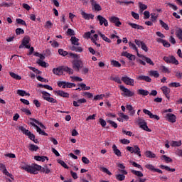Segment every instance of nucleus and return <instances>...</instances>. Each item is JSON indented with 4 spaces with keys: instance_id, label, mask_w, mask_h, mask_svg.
Instances as JSON below:
<instances>
[{
    "instance_id": "33",
    "label": "nucleus",
    "mask_w": 182,
    "mask_h": 182,
    "mask_svg": "<svg viewBox=\"0 0 182 182\" xmlns=\"http://www.w3.org/2000/svg\"><path fill=\"white\" fill-rule=\"evenodd\" d=\"M176 35L178 38H179L181 41H182V29L178 28L176 31Z\"/></svg>"
},
{
    "instance_id": "11",
    "label": "nucleus",
    "mask_w": 182,
    "mask_h": 182,
    "mask_svg": "<svg viewBox=\"0 0 182 182\" xmlns=\"http://www.w3.org/2000/svg\"><path fill=\"white\" fill-rule=\"evenodd\" d=\"M109 22L112 23H114L115 26L119 27L122 25V22H120V18L116 16H112L109 18Z\"/></svg>"
},
{
    "instance_id": "47",
    "label": "nucleus",
    "mask_w": 182,
    "mask_h": 182,
    "mask_svg": "<svg viewBox=\"0 0 182 182\" xmlns=\"http://www.w3.org/2000/svg\"><path fill=\"white\" fill-rule=\"evenodd\" d=\"M137 123L139 125V127H141V126H143V124H144V123H147V122L144 119L139 117L137 119Z\"/></svg>"
},
{
    "instance_id": "48",
    "label": "nucleus",
    "mask_w": 182,
    "mask_h": 182,
    "mask_svg": "<svg viewBox=\"0 0 182 182\" xmlns=\"http://www.w3.org/2000/svg\"><path fill=\"white\" fill-rule=\"evenodd\" d=\"M107 123H109L111 127H112L114 129H117V124L114 122V121L112 120H107Z\"/></svg>"
},
{
    "instance_id": "13",
    "label": "nucleus",
    "mask_w": 182,
    "mask_h": 182,
    "mask_svg": "<svg viewBox=\"0 0 182 182\" xmlns=\"http://www.w3.org/2000/svg\"><path fill=\"white\" fill-rule=\"evenodd\" d=\"M81 15L84 19H86L87 21H89V19H94L95 15L92 14H87L83 11H81Z\"/></svg>"
},
{
    "instance_id": "16",
    "label": "nucleus",
    "mask_w": 182,
    "mask_h": 182,
    "mask_svg": "<svg viewBox=\"0 0 182 182\" xmlns=\"http://www.w3.org/2000/svg\"><path fill=\"white\" fill-rule=\"evenodd\" d=\"M90 2L92 5V6L94 8V9L95 11H102V6H100L99 4H97V3L96 2V1L95 0H90Z\"/></svg>"
},
{
    "instance_id": "32",
    "label": "nucleus",
    "mask_w": 182,
    "mask_h": 182,
    "mask_svg": "<svg viewBox=\"0 0 182 182\" xmlns=\"http://www.w3.org/2000/svg\"><path fill=\"white\" fill-rule=\"evenodd\" d=\"M161 160H164L166 163H173V159L171 158L166 156V155H162L161 157Z\"/></svg>"
},
{
    "instance_id": "18",
    "label": "nucleus",
    "mask_w": 182,
    "mask_h": 182,
    "mask_svg": "<svg viewBox=\"0 0 182 182\" xmlns=\"http://www.w3.org/2000/svg\"><path fill=\"white\" fill-rule=\"evenodd\" d=\"M137 80H144V82H151V78L146 75H139L136 77Z\"/></svg>"
},
{
    "instance_id": "37",
    "label": "nucleus",
    "mask_w": 182,
    "mask_h": 182,
    "mask_svg": "<svg viewBox=\"0 0 182 182\" xmlns=\"http://www.w3.org/2000/svg\"><path fill=\"white\" fill-rule=\"evenodd\" d=\"M150 76H154V77H159L160 76V74L159 73V71L157 70H151L149 72Z\"/></svg>"
},
{
    "instance_id": "36",
    "label": "nucleus",
    "mask_w": 182,
    "mask_h": 182,
    "mask_svg": "<svg viewBox=\"0 0 182 182\" xmlns=\"http://www.w3.org/2000/svg\"><path fill=\"white\" fill-rule=\"evenodd\" d=\"M30 120H31L32 122H35L36 123V124H38V126H40V127H41V129H46L45 127V125H43V124H42V122H40L36 119L30 118Z\"/></svg>"
},
{
    "instance_id": "3",
    "label": "nucleus",
    "mask_w": 182,
    "mask_h": 182,
    "mask_svg": "<svg viewBox=\"0 0 182 182\" xmlns=\"http://www.w3.org/2000/svg\"><path fill=\"white\" fill-rule=\"evenodd\" d=\"M72 63L73 68L75 70L76 72H79V70L83 68V62L82 60H74Z\"/></svg>"
},
{
    "instance_id": "31",
    "label": "nucleus",
    "mask_w": 182,
    "mask_h": 182,
    "mask_svg": "<svg viewBox=\"0 0 182 182\" xmlns=\"http://www.w3.org/2000/svg\"><path fill=\"white\" fill-rule=\"evenodd\" d=\"M9 75L11 77H13V79H16V80H21V79H22V77H21V75H18L15 73L10 72Z\"/></svg>"
},
{
    "instance_id": "62",
    "label": "nucleus",
    "mask_w": 182,
    "mask_h": 182,
    "mask_svg": "<svg viewBox=\"0 0 182 182\" xmlns=\"http://www.w3.org/2000/svg\"><path fill=\"white\" fill-rule=\"evenodd\" d=\"M21 110L23 112V113H26L27 116H31V114H32V112H31V111L26 108H21Z\"/></svg>"
},
{
    "instance_id": "25",
    "label": "nucleus",
    "mask_w": 182,
    "mask_h": 182,
    "mask_svg": "<svg viewBox=\"0 0 182 182\" xmlns=\"http://www.w3.org/2000/svg\"><path fill=\"white\" fill-rule=\"evenodd\" d=\"M160 168L162 170H166V171H171V173H174L176 171V168H171L170 167L164 165H160Z\"/></svg>"
},
{
    "instance_id": "52",
    "label": "nucleus",
    "mask_w": 182,
    "mask_h": 182,
    "mask_svg": "<svg viewBox=\"0 0 182 182\" xmlns=\"http://www.w3.org/2000/svg\"><path fill=\"white\" fill-rule=\"evenodd\" d=\"M58 53L59 55H60L61 56H67V55H68V51H65L63 49L60 48L58 49Z\"/></svg>"
},
{
    "instance_id": "54",
    "label": "nucleus",
    "mask_w": 182,
    "mask_h": 182,
    "mask_svg": "<svg viewBox=\"0 0 182 182\" xmlns=\"http://www.w3.org/2000/svg\"><path fill=\"white\" fill-rule=\"evenodd\" d=\"M58 86H59V87H63V89H66V82L60 81L58 82Z\"/></svg>"
},
{
    "instance_id": "20",
    "label": "nucleus",
    "mask_w": 182,
    "mask_h": 182,
    "mask_svg": "<svg viewBox=\"0 0 182 182\" xmlns=\"http://www.w3.org/2000/svg\"><path fill=\"white\" fill-rule=\"evenodd\" d=\"M112 150L116 156L117 157H122V151L119 149H117V146L116 144L112 145Z\"/></svg>"
},
{
    "instance_id": "15",
    "label": "nucleus",
    "mask_w": 182,
    "mask_h": 182,
    "mask_svg": "<svg viewBox=\"0 0 182 182\" xmlns=\"http://www.w3.org/2000/svg\"><path fill=\"white\" fill-rule=\"evenodd\" d=\"M31 126H33L36 128L37 132L39 133V134H41L42 136H48V134L45 132V131L42 130L38 125H36L33 122H31Z\"/></svg>"
},
{
    "instance_id": "63",
    "label": "nucleus",
    "mask_w": 182,
    "mask_h": 182,
    "mask_svg": "<svg viewBox=\"0 0 182 182\" xmlns=\"http://www.w3.org/2000/svg\"><path fill=\"white\" fill-rule=\"evenodd\" d=\"M16 35H23V33H25V31L21 28H18L16 29Z\"/></svg>"
},
{
    "instance_id": "17",
    "label": "nucleus",
    "mask_w": 182,
    "mask_h": 182,
    "mask_svg": "<svg viewBox=\"0 0 182 182\" xmlns=\"http://www.w3.org/2000/svg\"><path fill=\"white\" fill-rule=\"evenodd\" d=\"M128 25L131 27H132L133 29H138L139 31H143V29H144V28L143 27V26H140L139 24H136L134 23H132V22H129Z\"/></svg>"
},
{
    "instance_id": "59",
    "label": "nucleus",
    "mask_w": 182,
    "mask_h": 182,
    "mask_svg": "<svg viewBox=\"0 0 182 182\" xmlns=\"http://www.w3.org/2000/svg\"><path fill=\"white\" fill-rule=\"evenodd\" d=\"M139 8H140L141 12H143V11H146V9H147V6L146 4H144L143 3L139 2Z\"/></svg>"
},
{
    "instance_id": "27",
    "label": "nucleus",
    "mask_w": 182,
    "mask_h": 182,
    "mask_svg": "<svg viewBox=\"0 0 182 182\" xmlns=\"http://www.w3.org/2000/svg\"><path fill=\"white\" fill-rule=\"evenodd\" d=\"M171 63L172 65H178V61L177 60V59H176V57H174L173 55H171L169 57V63Z\"/></svg>"
},
{
    "instance_id": "8",
    "label": "nucleus",
    "mask_w": 182,
    "mask_h": 182,
    "mask_svg": "<svg viewBox=\"0 0 182 182\" xmlns=\"http://www.w3.org/2000/svg\"><path fill=\"white\" fill-rule=\"evenodd\" d=\"M121 80L129 86H134V80L132 79L127 76H124L121 78Z\"/></svg>"
},
{
    "instance_id": "10",
    "label": "nucleus",
    "mask_w": 182,
    "mask_h": 182,
    "mask_svg": "<svg viewBox=\"0 0 182 182\" xmlns=\"http://www.w3.org/2000/svg\"><path fill=\"white\" fill-rule=\"evenodd\" d=\"M143 112L145 114H147L148 116H149L150 119H155L156 120H160V117L156 114H153V113H151V112H150L149 109H144Z\"/></svg>"
},
{
    "instance_id": "44",
    "label": "nucleus",
    "mask_w": 182,
    "mask_h": 182,
    "mask_svg": "<svg viewBox=\"0 0 182 182\" xmlns=\"http://www.w3.org/2000/svg\"><path fill=\"white\" fill-rule=\"evenodd\" d=\"M181 86V85L180 84V82H171L168 84V87H180Z\"/></svg>"
},
{
    "instance_id": "7",
    "label": "nucleus",
    "mask_w": 182,
    "mask_h": 182,
    "mask_svg": "<svg viewBox=\"0 0 182 182\" xmlns=\"http://www.w3.org/2000/svg\"><path fill=\"white\" fill-rule=\"evenodd\" d=\"M97 21H100V25L102 26L104 25L105 26H109V22L107 21V19L106 18L103 17L102 15H98L96 17Z\"/></svg>"
},
{
    "instance_id": "28",
    "label": "nucleus",
    "mask_w": 182,
    "mask_h": 182,
    "mask_svg": "<svg viewBox=\"0 0 182 182\" xmlns=\"http://www.w3.org/2000/svg\"><path fill=\"white\" fill-rule=\"evenodd\" d=\"M137 94L140 95L141 96H148L149 95V92L146 90L144 89H139L137 90Z\"/></svg>"
},
{
    "instance_id": "29",
    "label": "nucleus",
    "mask_w": 182,
    "mask_h": 182,
    "mask_svg": "<svg viewBox=\"0 0 182 182\" xmlns=\"http://www.w3.org/2000/svg\"><path fill=\"white\" fill-rule=\"evenodd\" d=\"M17 95H18V96H31V94L27 93L26 91L23 90H17Z\"/></svg>"
},
{
    "instance_id": "46",
    "label": "nucleus",
    "mask_w": 182,
    "mask_h": 182,
    "mask_svg": "<svg viewBox=\"0 0 182 182\" xmlns=\"http://www.w3.org/2000/svg\"><path fill=\"white\" fill-rule=\"evenodd\" d=\"M116 3L119 4V5H122V4H125V5H130V4H134V1H119V0H116Z\"/></svg>"
},
{
    "instance_id": "30",
    "label": "nucleus",
    "mask_w": 182,
    "mask_h": 182,
    "mask_svg": "<svg viewBox=\"0 0 182 182\" xmlns=\"http://www.w3.org/2000/svg\"><path fill=\"white\" fill-rule=\"evenodd\" d=\"M34 160H36L37 161H45V160H48L47 156H35Z\"/></svg>"
},
{
    "instance_id": "4",
    "label": "nucleus",
    "mask_w": 182,
    "mask_h": 182,
    "mask_svg": "<svg viewBox=\"0 0 182 182\" xmlns=\"http://www.w3.org/2000/svg\"><path fill=\"white\" fill-rule=\"evenodd\" d=\"M18 130H21V132L26 136H28L30 140H33L35 139V134H32L29 130L26 129L25 127L20 126L18 127Z\"/></svg>"
},
{
    "instance_id": "26",
    "label": "nucleus",
    "mask_w": 182,
    "mask_h": 182,
    "mask_svg": "<svg viewBox=\"0 0 182 182\" xmlns=\"http://www.w3.org/2000/svg\"><path fill=\"white\" fill-rule=\"evenodd\" d=\"M98 35L103 39L105 42H107V43H110L112 41L107 38L105 34L102 33V32H98Z\"/></svg>"
},
{
    "instance_id": "40",
    "label": "nucleus",
    "mask_w": 182,
    "mask_h": 182,
    "mask_svg": "<svg viewBox=\"0 0 182 182\" xmlns=\"http://www.w3.org/2000/svg\"><path fill=\"white\" fill-rule=\"evenodd\" d=\"M39 149V147L35 144H30L29 146V150L30 151H38Z\"/></svg>"
},
{
    "instance_id": "51",
    "label": "nucleus",
    "mask_w": 182,
    "mask_h": 182,
    "mask_svg": "<svg viewBox=\"0 0 182 182\" xmlns=\"http://www.w3.org/2000/svg\"><path fill=\"white\" fill-rule=\"evenodd\" d=\"M132 173H133L134 176H137V177H143V173H141V171L132 170Z\"/></svg>"
},
{
    "instance_id": "64",
    "label": "nucleus",
    "mask_w": 182,
    "mask_h": 182,
    "mask_svg": "<svg viewBox=\"0 0 182 182\" xmlns=\"http://www.w3.org/2000/svg\"><path fill=\"white\" fill-rule=\"evenodd\" d=\"M99 123L101 124L102 127H106V121L103 118L99 119Z\"/></svg>"
},
{
    "instance_id": "49",
    "label": "nucleus",
    "mask_w": 182,
    "mask_h": 182,
    "mask_svg": "<svg viewBox=\"0 0 182 182\" xmlns=\"http://www.w3.org/2000/svg\"><path fill=\"white\" fill-rule=\"evenodd\" d=\"M2 173H4L5 176H7V177H10V178L14 180V175H12L11 173H9L7 169L3 170Z\"/></svg>"
},
{
    "instance_id": "56",
    "label": "nucleus",
    "mask_w": 182,
    "mask_h": 182,
    "mask_svg": "<svg viewBox=\"0 0 182 182\" xmlns=\"http://www.w3.org/2000/svg\"><path fill=\"white\" fill-rule=\"evenodd\" d=\"M161 70L163 73H170V70H168L167 67L164 65L161 66Z\"/></svg>"
},
{
    "instance_id": "24",
    "label": "nucleus",
    "mask_w": 182,
    "mask_h": 182,
    "mask_svg": "<svg viewBox=\"0 0 182 182\" xmlns=\"http://www.w3.org/2000/svg\"><path fill=\"white\" fill-rule=\"evenodd\" d=\"M145 156L149 159H156V154H154L151 151H146L145 152Z\"/></svg>"
},
{
    "instance_id": "12",
    "label": "nucleus",
    "mask_w": 182,
    "mask_h": 182,
    "mask_svg": "<svg viewBox=\"0 0 182 182\" xmlns=\"http://www.w3.org/2000/svg\"><path fill=\"white\" fill-rule=\"evenodd\" d=\"M161 90H162L164 95H165L167 99H170V92H171V90H170L168 87L163 86L161 87Z\"/></svg>"
},
{
    "instance_id": "43",
    "label": "nucleus",
    "mask_w": 182,
    "mask_h": 182,
    "mask_svg": "<svg viewBox=\"0 0 182 182\" xmlns=\"http://www.w3.org/2000/svg\"><path fill=\"white\" fill-rule=\"evenodd\" d=\"M80 87L76 88L75 90H85L86 89V84L85 83H79L77 85Z\"/></svg>"
},
{
    "instance_id": "55",
    "label": "nucleus",
    "mask_w": 182,
    "mask_h": 182,
    "mask_svg": "<svg viewBox=\"0 0 182 182\" xmlns=\"http://www.w3.org/2000/svg\"><path fill=\"white\" fill-rule=\"evenodd\" d=\"M16 23H18L19 25H23L24 26H26V22L21 18L16 19Z\"/></svg>"
},
{
    "instance_id": "41",
    "label": "nucleus",
    "mask_w": 182,
    "mask_h": 182,
    "mask_svg": "<svg viewBox=\"0 0 182 182\" xmlns=\"http://www.w3.org/2000/svg\"><path fill=\"white\" fill-rule=\"evenodd\" d=\"M140 128L142 129V130H145V132H151V129H150L149 126H147V122L144 123L143 125H141Z\"/></svg>"
},
{
    "instance_id": "23",
    "label": "nucleus",
    "mask_w": 182,
    "mask_h": 182,
    "mask_svg": "<svg viewBox=\"0 0 182 182\" xmlns=\"http://www.w3.org/2000/svg\"><path fill=\"white\" fill-rule=\"evenodd\" d=\"M70 41L73 45H75L76 46H79V45H80L79 43V38H76L75 36H72Z\"/></svg>"
},
{
    "instance_id": "58",
    "label": "nucleus",
    "mask_w": 182,
    "mask_h": 182,
    "mask_svg": "<svg viewBox=\"0 0 182 182\" xmlns=\"http://www.w3.org/2000/svg\"><path fill=\"white\" fill-rule=\"evenodd\" d=\"M37 64L39 65V66H41L42 68H46V62L42 61V60H38L37 61Z\"/></svg>"
},
{
    "instance_id": "9",
    "label": "nucleus",
    "mask_w": 182,
    "mask_h": 182,
    "mask_svg": "<svg viewBox=\"0 0 182 182\" xmlns=\"http://www.w3.org/2000/svg\"><path fill=\"white\" fill-rule=\"evenodd\" d=\"M29 42H31V37H29V36H25L22 41L23 46H25V48H26V49H30L31 44H28Z\"/></svg>"
},
{
    "instance_id": "6",
    "label": "nucleus",
    "mask_w": 182,
    "mask_h": 182,
    "mask_svg": "<svg viewBox=\"0 0 182 182\" xmlns=\"http://www.w3.org/2000/svg\"><path fill=\"white\" fill-rule=\"evenodd\" d=\"M164 117H165L167 122H169L170 123H176L177 119V117H176L174 114L170 112L165 114Z\"/></svg>"
},
{
    "instance_id": "53",
    "label": "nucleus",
    "mask_w": 182,
    "mask_h": 182,
    "mask_svg": "<svg viewBox=\"0 0 182 182\" xmlns=\"http://www.w3.org/2000/svg\"><path fill=\"white\" fill-rule=\"evenodd\" d=\"M112 65L114 67V68H120L122 66V64H120V63H119V61L114 60H113L112 61Z\"/></svg>"
},
{
    "instance_id": "22",
    "label": "nucleus",
    "mask_w": 182,
    "mask_h": 182,
    "mask_svg": "<svg viewBox=\"0 0 182 182\" xmlns=\"http://www.w3.org/2000/svg\"><path fill=\"white\" fill-rule=\"evenodd\" d=\"M134 154L139 156V157L141 156V151H140V148L139 147L138 145L134 146Z\"/></svg>"
},
{
    "instance_id": "21",
    "label": "nucleus",
    "mask_w": 182,
    "mask_h": 182,
    "mask_svg": "<svg viewBox=\"0 0 182 182\" xmlns=\"http://www.w3.org/2000/svg\"><path fill=\"white\" fill-rule=\"evenodd\" d=\"M70 50H73L74 52H78L79 53H82L83 52V49L82 47H76L75 46H72L70 47Z\"/></svg>"
},
{
    "instance_id": "42",
    "label": "nucleus",
    "mask_w": 182,
    "mask_h": 182,
    "mask_svg": "<svg viewBox=\"0 0 182 182\" xmlns=\"http://www.w3.org/2000/svg\"><path fill=\"white\" fill-rule=\"evenodd\" d=\"M129 46L130 48H132V49H133V50H135L136 52V55H138L139 49H137V47L136 46V44H134L132 42H129Z\"/></svg>"
},
{
    "instance_id": "34",
    "label": "nucleus",
    "mask_w": 182,
    "mask_h": 182,
    "mask_svg": "<svg viewBox=\"0 0 182 182\" xmlns=\"http://www.w3.org/2000/svg\"><path fill=\"white\" fill-rule=\"evenodd\" d=\"M171 146L172 147H180V146H181V141H172Z\"/></svg>"
},
{
    "instance_id": "38",
    "label": "nucleus",
    "mask_w": 182,
    "mask_h": 182,
    "mask_svg": "<svg viewBox=\"0 0 182 182\" xmlns=\"http://www.w3.org/2000/svg\"><path fill=\"white\" fill-rule=\"evenodd\" d=\"M110 80L116 82V83H118L119 85H122L120 77H110Z\"/></svg>"
},
{
    "instance_id": "35",
    "label": "nucleus",
    "mask_w": 182,
    "mask_h": 182,
    "mask_svg": "<svg viewBox=\"0 0 182 182\" xmlns=\"http://www.w3.org/2000/svg\"><path fill=\"white\" fill-rule=\"evenodd\" d=\"M159 23L161 26V27L164 28L165 31H168V29H170L168 28V25H167V23L163 21V20H159Z\"/></svg>"
},
{
    "instance_id": "39",
    "label": "nucleus",
    "mask_w": 182,
    "mask_h": 182,
    "mask_svg": "<svg viewBox=\"0 0 182 182\" xmlns=\"http://www.w3.org/2000/svg\"><path fill=\"white\" fill-rule=\"evenodd\" d=\"M41 94L43 95V99L46 100V99H49L50 97V94L46 91H41Z\"/></svg>"
},
{
    "instance_id": "14",
    "label": "nucleus",
    "mask_w": 182,
    "mask_h": 182,
    "mask_svg": "<svg viewBox=\"0 0 182 182\" xmlns=\"http://www.w3.org/2000/svg\"><path fill=\"white\" fill-rule=\"evenodd\" d=\"M138 57L144 59V60H145L149 65H151V66H154V63H153V60H151L150 58L146 57L145 55H141L139 53H138Z\"/></svg>"
},
{
    "instance_id": "60",
    "label": "nucleus",
    "mask_w": 182,
    "mask_h": 182,
    "mask_svg": "<svg viewBox=\"0 0 182 182\" xmlns=\"http://www.w3.org/2000/svg\"><path fill=\"white\" fill-rule=\"evenodd\" d=\"M121 56H124L125 58H127V59H129L131 56H133V54L129 53L127 51H124L122 53Z\"/></svg>"
},
{
    "instance_id": "19",
    "label": "nucleus",
    "mask_w": 182,
    "mask_h": 182,
    "mask_svg": "<svg viewBox=\"0 0 182 182\" xmlns=\"http://www.w3.org/2000/svg\"><path fill=\"white\" fill-rule=\"evenodd\" d=\"M55 93H56L58 96H60L61 97H67L69 98V93L65 92L64 91L62 90H57V91H54Z\"/></svg>"
},
{
    "instance_id": "57",
    "label": "nucleus",
    "mask_w": 182,
    "mask_h": 182,
    "mask_svg": "<svg viewBox=\"0 0 182 182\" xmlns=\"http://www.w3.org/2000/svg\"><path fill=\"white\" fill-rule=\"evenodd\" d=\"M117 180H119V181H123L126 178V176L123 174H118L116 176Z\"/></svg>"
},
{
    "instance_id": "50",
    "label": "nucleus",
    "mask_w": 182,
    "mask_h": 182,
    "mask_svg": "<svg viewBox=\"0 0 182 182\" xmlns=\"http://www.w3.org/2000/svg\"><path fill=\"white\" fill-rule=\"evenodd\" d=\"M58 164H60V166L64 167V168H67V170L69 169V166H68V164H66V163H65L63 161L59 159L58 160Z\"/></svg>"
},
{
    "instance_id": "5",
    "label": "nucleus",
    "mask_w": 182,
    "mask_h": 182,
    "mask_svg": "<svg viewBox=\"0 0 182 182\" xmlns=\"http://www.w3.org/2000/svg\"><path fill=\"white\" fill-rule=\"evenodd\" d=\"M119 89L120 90H122V92H124V94H122V96H124L126 97H132V96H134V92L130 91V90L126 88L123 85H120L119 86Z\"/></svg>"
},
{
    "instance_id": "1",
    "label": "nucleus",
    "mask_w": 182,
    "mask_h": 182,
    "mask_svg": "<svg viewBox=\"0 0 182 182\" xmlns=\"http://www.w3.org/2000/svg\"><path fill=\"white\" fill-rule=\"evenodd\" d=\"M21 168L27 171V173H30V174H38V171H41V173H46V166L42 168L41 165H38L36 164H33L31 165H26L22 166Z\"/></svg>"
},
{
    "instance_id": "2",
    "label": "nucleus",
    "mask_w": 182,
    "mask_h": 182,
    "mask_svg": "<svg viewBox=\"0 0 182 182\" xmlns=\"http://www.w3.org/2000/svg\"><path fill=\"white\" fill-rule=\"evenodd\" d=\"M63 72H66L68 73V75H73V69L67 66H60L57 68L53 69V73H54V75H57L58 76L63 75Z\"/></svg>"
},
{
    "instance_id": "61",
    "label": "nucleus",
    "mask_w": 182,
    "mask_h": 182,
    "mask_svg": "<svg viewBox=\"0 0 182 182\" xmlns=\"http://www.w3.org/2000/svg\"><path fill=\"white\" fill-rule=\"evenodd\" d=\"M37 80H38L39 82H44V83H48V82H49V80H48V79L44 78V77H41V75L37 76Z\"/></svg>"
},
{
    "instance_id": "45",
    "label": "nucleus",
    "mask_w": 182,
    "mask_h": 182,
    "mask_svg": "<svg viewBox=\"0 0 182 182\" xmlns=\"http://www.w3.org/2000/svg\"><path fill=\"white\" fill-rule=\"evenodd\" d=\"M76 84L73 82H65V88L67 89H72V87H75Z\"/></svg>"
}]
</instances>
